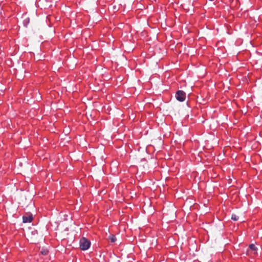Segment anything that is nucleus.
<instances>
[{
    "instance_id": "1",
    "label": "nucleus",
    "mask_w": 262,
    "mask_h": 262,
    "mask_svg": "<svg viewBox=\"0 0 262 262\" xmlns=\"http://www.w3.org/2000/svg\"><path fill=\"white\" fill-rule=\"evenodd\" d=\"M80 248L82 250H88L91 245V242L85 237H82L79 242Z\"/></svg>"
},
{
    "instance_id": "2",
    "label": "nucleus",
    "mask_w": 262,
    "mask_h": 262,
    "mask_svg": "<svg viewBox=\"0 0 262 262\" xmlns=\"http://www.w3.org/2000/svg\"><path fill=\"white\" fill-rule=\"evenodd\" d=\"M186 97L185 93L181 90L177 92L176 94V98L177 100L180 102L184 101Z\"/></svg>"
},
{
    "instance_id": "3",
    "label": "nucleus",
    "mask_w": 262,
    "mask_h": 262,
    "mask_svg": "<svg viewBox=\"0 0 262 262\" xmlns=\"http://www.w3.org/2000/svg\"><path fill=\"white\" fill-rule=\"evenodd\" d=\"M33 220V215L31 214H27L23 216V222L24 223H31Z\"/></svg>"
},
{
    "instance_id": "4",
    "label": "nucleus",
    "mask_w": 262,
    "mask_h": 262,
    "mask_svg": "<svg viewBox=\"0 0 262 262\" xmlns=\"http://www.w3.org/2000/svg\"><path fill=\"white\" fill-rule=\"evenodd\" d=\"M231 219L234 221H237L239 219V216L236 214H232L231 215Z\"/></svg>"
},
{
    "instance_id": "5",
    "label": "nucleus",
    "mask_w": 262,
    "mask_h": 262,
    "mask_svg": "<svg viewBox=\"0 0 262 262\" xmlns=\"http://www.w3.org/2000/svg\"><path fill=\"white\" fill-rule=\"evenodd\" d=\"M109 238L112 243H114L116 241V238L114 235L111 234L109 236Z\"/></svg>"
},
{
    "instance_id": "6",
    "label": "nucleus",
    "mask_w": 262,
    "mask_h": 262,
    "mask_svg": "<svg viewBox=\"0 0 262 262\" xmlns=\"http://www.w3.org/2000/svg\"><path fill=\"white\" fill-rule=\"evenodd\" d=\"M40 253L43 255H47L49 253V251L46 249H42Z\"/></svg>"
},
{
    "instance_id": "7",
    "label": "nucleus",
    "mask_w": 262,
    "mask_h": 262,
    "mask_svg": "<svg viewBox=\"0 0 262 262\" xmlns=\"http://www.w3.org/2000/svg\"><path fill=\"white\" fill-rule=\"evenodd\" d=\"M249 248L251 249V250H254V251H256L257 250V248L255 247V246L252 244H250L249 246Z\"/></svg>"
},
{
    "instance_id": "8",
    "label": "nucleus",
    "mask_w": 262,
    "mask_h": 262,
    "mask_svg": "<svg viewBox=\"0 0 262 262\" xmlns=\"http://www.w3.org/2000/svg\"><path fill=\"white\" fill-rule=\"evenodd\" d=\"M24 21H25L26 23H29V18L28 17H27L24 19Z\"/></svg>"
}]
</instances>
